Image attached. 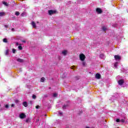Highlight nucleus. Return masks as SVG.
I'll return each mask as SVG.
<instances>
[{
	"mask_svg": "<svg viewBox=\"0 0 128 128\" xmlns=\"http://www.w3.org/2000/svg\"><path fill=\"white\" fill-rule=\"evenodd\" d=\"M116 79L118 80V82L120 86H122V84H124V80L123 79H122V77H120V76H117Z\"/></svg>",
	"mask_w": 128,
	"mask_h": 128,
	"instance_id": "nucleus-1",
	"label": "nucleus"
},
{
	"mask_svg": "<svg viewBox=\"0 0 128 128\" xmlns=\"http://www.w3.org/2000/svg\"><path fill=\"white\" fill-rule=\"evenodd\" d=\"M80 59L82 62H84L86 60V56L84 54H80Z\"/></svg>",
	"mask_w": 128,
	"mask_h": 128,
	"instance_id": "nucleus-2",
	"label": "nucleus"
},
{
	"mask_svg": "<svg viewBox=\"0 0 128 128\" xmlns=\"http://www.w3.org/2000/svg\"><path fill=\"white\" fill-rule=\"evenodd\" d=\"M48 12L50 16H52V14H54L56 13V10H49Z\"/></svg>",
	"mask_w": 128,
	"mask_h": 128,
	"instance_id": "nucleus-3",
	"label": "nucleus"
},
{
	"mask_svg": "<svg viewBox=\"0 0 128 128\" xmlns=\"http://www.w3.org/2000/svg\"><path fill=\"white\" fill-rule=\"evenodd\" d=\"M124 120H126V118H122V119L117 118L116 120V122H122V123H124L126 121Z\"/></svg>",
	"mask_w": 128,
	"mask_h": 128,
	"instance_id": "nucleus-4",
	"label": "nucleus"
},
{
	"mask_svg": "<svg viewBox=\"0 0 128 128\" xmlns=\"http://www.w3.org/2000/svg\"><path fill=\"white\" fill-rule=\"evenodd\" d=\"M19 116H20V118L24 119V118H26V115L22 113V114H20Z\"/></svg>",
	"mask_w": 128,
	"mask_h": 128,
	"instance_id": "nucleus-5",
	"label": "nucleus"
},
{
	"mask_svg": "<svg viewBox=\"0 0 128 128\" xmlns=\"http://www.w3.org/2000/svg\"><path fill=\"white\" fill-rule=\"evenodd\" d=\"M96 12L98 14H102V9H100V8H97L96 10Z\"/></svg>",
	"mask_w": 128,
	"mask_h": 128,
	"instance_id": "nucleus-6",
	"label": "nucleus"
},
{
	"mask_svg": "<svg viewBox=\"0 0 128 128\" xmlns=\"http://www.w3.org/2000/svg\"><path fill=\"white\" fill-rule=\"evenodd\" d=\"M115 60H120V56H119L118 55H116L114 56Z\"/></svg>",
	"mask_w": 128,
	"mask_h": 128,
	"instance_id": "nucleus-7",
	"label": "nucleus"
},
{
	"mask_svg": "<svg viewBox=\"0 0 128 128\" xmlns=\"http://www.w3.org/2000/svg\"><path fill=\"white\" fill-rule=\"evenodd\" d=\"M96 78H98V80H100V74H96Z\"/></svg>",
	"mask_w": 128,
	"mask_h": 128,
	"instance_id": "nucleus-8",
	"label": "nucleus"
},
{
	"mask_svg": "<svg viewBox=\"0 0 128 128\" xmlns=\"http://www.w3.org/2000/svg\"><path fill=\"white\" fill-rule=\"evenodd\" d=\"M22 105L24 106L25 108H28V102H24L22 103Z\"/></svg>",
	"mask_w": 128,
	"mask_h": 128,
	"instance_id": "nucleus-9",
	"label": "nucleus"
},
{
	"mask_svg": "<svg viewBox=\"0 0 128 128\" xmlns=\"http://www.w3.org/2000/svg\"><path fill=\"white\" fill-rule=\"evenodd\" d=\"M31 24L32 28H36V23L34 22H32Z\"/></svg>",
	"mask_w": 128,
	"mask_h": 128,
	"instance_id": "nucleus-10",
	"label": "nucleus"
},
{
	"mask_svg": "<svg viewBox=\"0 0 128 128\" xmlns=\"http://www.w3.org/2000/svg\"><path fill=\"white\" fill-rule=\"evenodd\" d=\"M16 60L18 62H24V60L22 59L18 58Z\"/></svg>",
	"mask_w": 128,
	"mask_h": 128,
	"instance_id": "nucleus-11",
	"label": "nucleus"
},
{
	"mask_svg": "<svg viewBox=\"0 0 128 128\" xmlns=\"http://www.w3.org/2000/svg\"><path fill=\"white\" fill-rule=\"evenodd\" d=\"M68 52L66 50H64L62 52V54L63 56H66Z\"/></svg>",
	"mask_w": 128,
	"mask_h": 128,
	"instance_id": "nucleus-12",
	"label": "nucleus"
},
{
	"mask_svg": "<svg viewBox=\"0 0 128 128\" xmlns=\"http://www.w3.org/2000/svg\"><path fill=\"white\" fill-rule=\"evenodd\" d=\"M2 4L4 6H8V2H4V1L2 2Z\"/></svg>",
	"mask_w": 128,
	"mask_h": 128,
	"instance_id": "nucleus-13",
	"label": "nucleus"
},
{
	"mask_svg": "<svg viewBox=\"0 0 128 128\" xmlns=\"http://www.w3.org/2000/svg\"><path fill=\"white\" fill-rule=\"evenodd\" d=\"M100 58H104V54H100Z\"/></svg>",
	"mask_w": 128,
	"mask_h": 128,
	"instance_id": "nucleus-14",
	"label": "nucleus"
},
{
	"mask_svg": "<svg viewBox=\"0 0 128 128\" xmlns=\"http://www.w3.org/2000/svg\"><path fill=\"white\" fill-rule=\"evenodd\" d=\"M118 62H116V63H114V66L115 68H118Z\"/></svg>",
	"mask_w": 128,
	"mask_h": 128,
	"instance_id": "nucleus-15",
	"label": "nucleus"
},
{
	"mask_svg": "<svg viewBox=\"0 0 128 128\" xmlns=\"http://www.w3.org/2000/svg\"><path fill=\"white\" fill-rule=\"evenodd\" d=\"M102 30H104V32H106V27L104 26L102 28Z\"/></svg>",
	"mask_w": 128,
	"mask_h": 128,
	"instance_id": "nucleus-16",
	"label": "nucleus"
},
{
	"mask_svg": "<svg viewBox=\"0 0 128 128\" xmlns=\"http://www.w3.org/2000/svg\"><path fill=\"white\" fill-rule=\"evenodd\" d=\"M4 16V12H0V16Z\"/></svg>",
	"mask_w": 128,
	"mask_h": 128,
	"instance_id": "nucleus-17",
	"label": "nucleus"
},
{
	"mask_svg": "<svg viewBox=\"0 0 128 128\" xmlns=\"http://www.w3.org/2000/svg\"><path fill=\"white\" fill-rule=\"evenodd\" d=\"M26 14L25 12H22V13L21 14V16H26Z\"/></svg>",
	"mask_w": 128,
	"mask_h": 128,
	"instance_id": "nucleus-18",
	"label": "nucleus"
},
{
	"mask_svg": "<svg viewBox=\"0 0 128 128\" xmlns=\"http://www.w3.org/2000/svg\"><path fill=\"white\" fill-rule=\"evenodd\" d=\"M68 105H66L64 104L63 107H62V108L63 110H66V108H68Z\"/></svg>",
	"mask_w": 128,
	"mask_h": 128,
	"instance_id": "nucleus-19",
	"label": "nucleus"
},
{
	"mask_svg": "<svg viewBox=\"0 0 128 128\" xmlns=\"http://www.w3.org/2000/svg\"><path fill=\"white\" fill-rule=\"evenodd\" d=\"M32 98H33L34 100H36V96L33 94L32 96Z\"/></svg>",
	"mask_w": 128,
	"mask_h": 128,
	"instance_id": "nucleus-20",
	"label": "nucleus"
},
{
	"mask_svg": "<svg viewBox=\"0 0 128 128\" xmlns=\"http://www.w3.org/2000/svg\"><path fill=\"white\" fill-rule=\"evenodd\" d=\"M44 80H45L44 78H41L40 82H44Z\"/></svg>",
	"mask_w": 128,
	"mask_h": 128,
	"instance_id": "nucleus-21",
	"label": "nucleus"
},
{
	"mask_svg": "<svg viewBox=\"0 0 128 128\" xmlns=\"http://www.w3.org/2000/svg\"><path fill=\"white\" fill-rule=\"evenodd\" d=\"M58 112V116H62V112H60V111H59Z\"/></svg>",
	"mask_w": 128,
	"mask_h": 128,
	"instance_id": "nucleus-22",
	"label": "nucleus"
},
{
	"mask_svg": "<svg viewBox=\"0 0 128 128\" xmlns=\"http://www.w3.org/2000/svg\"><path fill=\"white\" fill-rule=\"evenodd\" d=\"M53 96L54 98H56V96H58V94L56 93L53 94Z\"/></svg>",
	"mask_w": 128,
	"mask_h": 128,
	"instance_id": "nucleus-23",
	"label": "nucleus"
},
{
	"mask_svg": "<svg viewBox=\"0 0 128 128\" xmlns=\"http://www.w3.org/2000/svg\"><path fill=\"white\" fill-rule=\"evenodd\" d=\"M8 52H9L8 50H6V56H8Z\"/></svg>",
	"mask_w": 128,
	"mask_h": 128,
	"instance_id": "nucleus-24",
	"label": "nucleus"
},
{
	"mask_svg": "<svg viewBox=\"0 0 128 128\" xmlns=\"http://www.w3.org/2000/svg\"><path fill=\"white\" fill-rule=\"evenodd\" d=\"M18 50H22V46L20 45L18 46Z\"/></svg>",
	"mask_w": 128,
	"mask_h": 128,
	"instance_id": "nucleus-25",
	"label": "nucleus"
},
{
	"mask_svg": "<svg viewBox=\"0 0 128 128\" xmlns=\"http://www.w3.org/2000/svg\"><path fill=\"white\" fill-rule=\"evenodd\" d=\"M4 42H8V40L6 38H4L3 39Z\"/></svg>",
	"mask_w": 128,
	"mask_h": 128,
	"instance_id": "nucleus-26",
	"label": "nucleus"
},
{
	"mask_svg": "<svg viewBox=\"0 0 128 128\" xmlns=\"http://www.w3.org/2000/svg\"><path fill=\"white\" fill-rule=\"evenodd\" d=\"M15 14H16V16H20V12H15Z\"/></svg>",
	"mask_w": 128,
	"mask_h": 128,
	"instance_id": "nucleus-27",
	"label": "nucleus"
},
{
	"mask_svg": "<svg viewBox=\"0 0 128 128\" xmlns=\"http://www.w3.org/2000/svg\"><path fill=\"white\" fill-rule=\"evenodd\" d=\"M29 120H30V118H28L26 119V122H28V121H29Z\"/></svg>",
	"mask_w": 128,
	"mask_h": 128,
	"instance_id": "nucleus-28",
	"label": "nucleus"
},
{
	"mask_svg": "<svg viewBox=\"0 0 128 128\" xmlns=\"http://www.w3.org/2000/svg\"><path fill=\"white\" fill-rule=\"evenodd\" d=\"M82 64L83 66H86V62H82Z\"/></svg>",
	"mask_w": 128,
	"mask_h": 128,
	"instance_id": "nucleus-29",
	"label": "nucleus"
},
{
	"mask_svg": "<svg viewBox=\"0 0 128 128\" xmlns=\"http://www.w3.org/2000/svg\"><path fill=\"white\" fill-rule=\"evenodd\" d=\"M16 50L15 49H12V52L13 54H16Z\"/></svg>",
	"mask_w": 128,
	"mask_h": 128,
	"instance_id": "nucleus-30",
	"label": "nucleus"
},
{
	"mask_svg": "<svg viewBox=\"0 0 128 128\" xmlns=\"http://www.w3.org/2000/svg\"><path fill=\"white\" fill-rule=\"evenodd\" d=\"M19 100H15V102L16 103V104H18V102H19Z\"/></svg>",
	"mask_w": 128,
	"mask_h": 128,
	"instance_id": "nucleus-31",
	"label": "nucleus"
},
{
	"mask_svg": "<svg viewBox=\"0 0 128 128\" xmlns=\"http://www.w3.org/2000/svg\"><path fill=\"white\" fill-rule=\"evenodd\" d=\"M5 108H8V104H7L5 106Z\"/></svg>",
	"mask_w": 128,
	"mask_h": 128,
	"instance_id": "nucleus-32",
	"label": "nucleus"
},
{
	"mask_svg": "<svg viewBox=\"0 0 128 128\" xmlns=\"http://www.w3.org/2000/svg\"><path fill=\"white\" fill-rule=\"evenodd\" d=\"M26 88H30V85H27V86H26Z\"/></svg>",
	"mask_w": 128,
	"mask_h": 128,
	"instance_id": "nucleus-33",
	"label": "nucleus"
},
{
	"mask_svg": "<svg viewBox=\"0 0 128 128\" xmlns=\"http://www.w3.org/2000/svg\"><path fill=\"white\" fill-rule=\"evenodd\" d=\"M40 122V118H38V119H37V120H36V122Z\"/></svg>",
	"mask_w": 128,
	"mask_h": 128,
	"instance_id": "nucleus-34",
	"label": "nucleus"
},
{
	"mask_svg": "<svg viewBox=\"0 0 128 128\" xmlns=\"http://www.w3.org/2000/svg\"><path fill=\"white\" fill-rule=\"evenodd\" d=\"M36 108H40V106H36Z\"/></svg>",
	"mask_w": 128,
	"mask_h": 128,
	"instance_id": "nucleus-35",
	"label": "nucleus"
},
{
	"mask_svg": "<svg viewBox=\"0 0 128 128\" xmlns=\"http://www.w3.org/2000/svg\"><path fill=\"white\" fill-rule=\"evenodd\" d=\"M11 106L12 108H14V104H12Z\"/></svg>",
	"mask_w": 128,
	"mask_h": 128,
	"instance_id": "nucleus-36",
	"label": "nucleus"
},
{
	"mask_svg": "<svg viewBox=\"0 0 128 128\" xmlns=\"http://www.w3.org/2000/svg\"><path fill=\"white\" fill-rule=\"evenodd\" d=\"M22 42H24V43H25L26 42V40H22Z\"/></svg>",
	"mask_w": 128,
	"mask_h": 128,
	"instance_id": "nucleus-37",
	"label": "nucleus"
},
{
	"mask_svg": "<svg viewBox=\"0 0 128 128\" xmlns=\"http://www.w3.org/2000/svg\"><path fill=\"white\" fill-rule=\"evenodd\" d=\"M12 32H14V28H12Z\"/></svg>",
	"mask_w": 128,
	"mask_h": 128,
	"instance_id": "nucleus-38",
	"label": "nucleus"
},
{
	"mask_svg": "<svg viewBox=\"0 0 128 128\" xmlns=\"http://www.w3.org/2000/svg\"><path fill=\"white\" fill-rule=\"evenodd\" d=\"M4 26H5V28H8V25H5Z\"/></svg>",
	"mask_w": 128,
	"mask_h": 128,
	"instance_id": "nucleus-39",
	"label": "nucleus"
},
{
	"mask_svg": "<svg viewBox=\"0 0 128 128\" xmlns=\"http://www.w3.org/2000/svg\"><path fill=\"white\" fill-rule=\"evenodd\" d=\"M16 46H18V42H16Z\"/></svg>",
	"mask_w": 128,
	"mask_h": 128,
	"instance_id": "nucleus-40",
	"label": "nucleus"
},
{
	"mask_svg": "<svg viewBox=\"0 0 128 128\" xmlns=\"http://www.w3.org/2000/svg\"><path fill=\"white\" fill-rule=\"evenodd\" d=\"M14 18H16L14 16Z\"/></svg>",
	"mask_w": 128,
	"mask_h": 128,
	"instance_id": "nucleus-41",
	"label": "nucleus"
}]
</instances>
